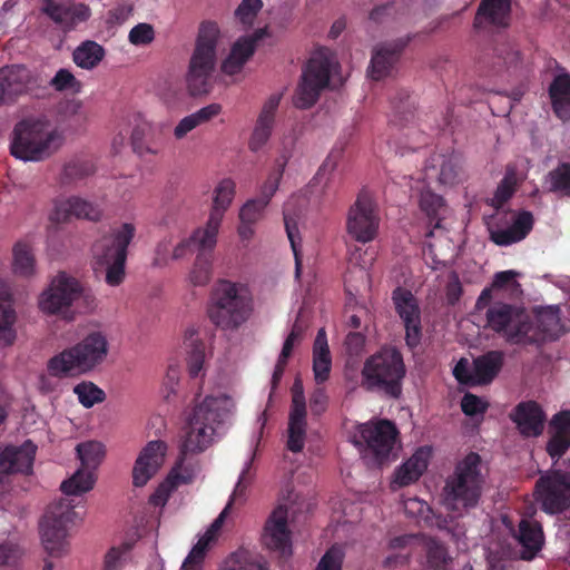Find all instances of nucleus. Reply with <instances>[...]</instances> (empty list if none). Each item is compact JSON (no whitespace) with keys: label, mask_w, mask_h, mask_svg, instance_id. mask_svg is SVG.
<instances>
[{"label":"nucleus","mask_w":570,"mask_h":570,"mask_svg":"<svg viewBox=\"0 0 570 570\" xmlns=\"http://www.w3.org/2000/svg\"><path fill=\"white\" fill-rule=\"evenodd\" d=\"M361 375L362 386L366 390H382L396 397L405 375L402 355L395 348H382L366 358Z\"/></svg>","instance_id":"nucleus-12"},{"label":"nucleus","mask_w":570,"mask_h":570,"mask_svg":"<svg viewBox=\"0 0 570 570\" xmlns=\"http://www.w3.org/2000/svg\"><path fill=\"white\" fill-rule=\"evenodd\" d=\"M213 275V259L207 254H197L187 274V281L194 286H205Z\"/></svg>","instance_id":"nucleus-53"},{"label":"nucleus","mask_w":570,"mask_h":570,"mask_svg":"<svg viewBox=\"0 0 570 570\" xmlns=\"http://www.w3.org/2000/svg\"><path fill=\"white\" fill-rule=\"evenodd\" d=\"M136 235L132 223H124L100 236L91 246V265L96 273H105L109 286H119L125 279L127 248Z\"/></svg>","instance_id":"nucleus-7"},{"label":"nucleus","mask_w":570,"mask_h":570,"mask_svg":"<svg viewBox=\"0 0 570 570\" xmlns=\"http://www.w3.org/2000/svg\"><path fill=\"white\" fill-rule=\"evenodd\" d=\"M78 402L86 409L102 403L106 399L105 392L90 381H82L73 386Z\"/></svg>","instance_id":"nucleus-55"},{"label":"nucleus","mask_w":570,"mask_h":570,"mask_svg":"<svg viewBox=\"0 0 570 570\" xmlns=\"http://www.w3.org/2000/svg\"><path fill=\"white\" fill-rule=\"evenodd\" d=\"M380 215L374 198L363 193L351 206L346 218L347 234L360 243H370L377 236Z\"/></svg>","instance_id":"nucleus-14"},{"label":"nucleus","mask_w":570,"mask_h":570,"mask_svg":"<svg viewBox=\"0 0 570 570\" xmlns=\"http://www.w3.org/2000/svg\"><path fill=\"white\" fill-rule=\"evenodd\" d=\"M16 314L11 304V288L0 281V347L11 345L16 338Z\"/></svg>","instance_id":"nucleus-35"},{"label":"nucleus","mask_w":570,"mask_h":570,"mask_svg":"<svg viewBox=\"0 0 570 570\" xmlns=\"http://www.w3.org/2000/svg\"><path fill=\"white\" fill-rule=\"evenodd\" d=\"M549 434L547 452L552 459H559L570 448V411H560L552 416L549 423Z\"/></svg>","instance_id":"nucleus-31"},{"label":"nucleus","mask_w":570,"mask_h":570,"mask_svg":"<svg viewBox=\"0 0 570 570\" xmlns=\"http://www.w3.org/2000/svg\"><path fill=\"white\" fill-rule=\"evenodd\" d=\"M488 325L509 342L523 343L529 340L531 324L527 313L508 304H494L487 313Z\"/></svg>","instance_id":"nucleus-15"},{"label":"nucleus","mask_w":570,"mask_h":570,"mask_svg":"<svg viewBox=\"0 0 570 570\" xmlns=\"http://www.w3.org/2000/svg\"><path fill=\"white\" fill-rule=\"evenodd\" d=\"M262 8V0H242L235 11L237 23L244 30L254 28Z\"/></svg>","instance_id":"nucleus-56"},{"label":"nucleus","mask_w":570,"mask_h":570,"mask_svg":"<svg viewBox=\"0 0 570 570\" xmlns=\"http://www.w3.org/2000/svg\"><path fill=\"white\" fill-rule=\"evenodd\" d=\"M502 355L490 352L470 363L461 358L453 368V375L460 383L480 385L491 382L500 371Z\"/></svg>","instance_id":"nucleus-19"},{"label":"nucleus","mask_w":570,"mask_h":570,"mask_svg":"<svg viewBox=\"0 0 570 570\" xmlns=\"http://www.w3.org/2000/svg\"><path fill=\"white\" fill-rule=\"evenodd\" d=\"M42 11L65 31L75 29L91 16L90 8L87 4L70 1L50 2L42 6Z\"/></svg>","instance_id":"nucleus-26"},{"label":"nucleus","mask_w":570,"mask_h":570,"mask_svg":"<svg viewBox=\"0 0 570 570\" xmlns=\"http://www.w3.org/2000/svg\"><path fill=\"white\" fill-rule=\"evenodd\" d=\"M533 226L529 212L497 214L488 222L490 239L499 246H509L525 238Z\"/></svg>","instance_id":"nucleus-17"},{"label":"nucleus","mask_w":570,"mask_h":570,"mask_svg":"<svg viewBox=\"0 0 570 570\" xmlns=\"http://www.w3.org/2000/svg\"><path fill=\"white\" fill-rule=\"evenodd\" d=\"M535 498L544 512L556 514L570 507V472L552 470L535 485Z\"/></svg>","instance_id":"nucleus-16"},{"label":"nucleus","mask_w":570,"mask_h":570,"mask_svg":"<svg viewBox=\"0 0 570 570\" xmlns=\"http://www.w3.org/2000/svg\"><path fill=\"white\" fill-rule=\"evenodd\" d=\"M288 156L283 154L278 156L268 171L265 181L262 184L259 189V196L271 202L275 193L277 191L281 180L283 178L285 168L288 163Z\"/></svg>","instance_id":"nucleus-51"},{"label":"nucleus","mask_w":570,"mask_h":570,"mask_svg":"<svg viewBox=\"0 0 570 570\" xmlns=\"http://www.w3.org/2000/svg\"><path fill=\"white\" fill-rule=\"evenodd\" d=\"M235 194L236 183L232 178L219 180L212 194V206L208 216L223 220L233 204Z\"/></svg>","instance_id":"nucleus-40"},{"label":"nucleus","mask_w":570,"mask_h":570,"mask_svg":"<svg viewBox=\"0 0 570 570\" xmlns=\"http://www.w3.org/2000/svg\"><path fill=\"white\" fill-rule=\"evenodd\" d=\"M288 513L287 504L277 505L267 519L262 537L264 546L283 558L292 554V538L287 527Z\"/></svg>","instance_id":"nucleus-21"},{"label":"nucleus","mask_w":570,"mask_h":570,"mask_svg":"<svg viewBox=\"0 0 570 570\" xmlns=\"http://www.w3.org/2000/svg\"><path fill=\"white\" fill-rule=\"evenodd\" d=\"M517 174L513 168H508L502 181L497 188V191L491 199V204L495 207H501L514 193L517 186Z\"/></svg>","instance_id":"nucleus-61"},{"label":"nucleus","mask_w":570,"mask_h":570,"mask_svg":"<svg viewBox=\"0 0 570 570\" xmlns=\"http://www.w3.org/2000/svg\"><path fill=\"white\" fill-rule=\"evenodd\" d=\"M51 86L58 91L78 94L81 90V82L67 69H60L51 79Z\"/></svg>","instance_id":"nucleus-63"},{"label":"nucleus","mask_w":570,"mask_h":570,"mask_svg":"<svg viewBox=\"0 0 570 570\" xmlns=\"http://www.w3.org/2000/svg\"><path fill=\"white\" fill-rule=\"evenodd\" d=\"M273 129V122L257 118L248 140L249 150L253 153L263 150L272 137Z\"/></svg>","instance_id":"nucleus-58"},{"label":"nucleus","mask_w":570,"mask_h":570,"mask_svg":"<svg viewBox=\"0 0 570 570\" xmlns=\"http://www.w3.org/2000/svg\"><path fill=\"white\" fill-rule=\"evenodd\" d=\"M344 557V548L340 544H334L321 558L315 570H342Z\"/></svg>","instance_id":"nucleus-64"},{"label":"nucleus","mask_w":570,"mask_h":570,"mask_svg":"<svg viewBox=\"0 0 570 570\" xmlns=\"http://www.w3.org/2000/svg\"><path fill=\"white\" fill-rule=\"evenodd\" d=\"M537 324L542 333V340H556L564 332L560 317V308L556 305L539 309Z\"/></svg>","instance_id":"nucleus-45"},{"label":"nucleus","mask_w":570,"mask_h":570,"mask_svg":"<svg viewBox=\"0 0 570 570\" xmlns=\"http://www.w3.org/2000/svg\"><path fill=\"white\" fill-rule=\"evenodd\" d=\"M167 445L163 441H150L138 454L132 468V484L145 487L165 462Z\"/></svg>","instance_id":"nucleus-24"},{"label":"nucleus","mask_w":570,"mask_h":570,"mask_svg":"<svg viewBox=\"0 0 570 570\" xmlns=\"http://www.w3.org/2000/svg\"><path fill=\"white\" fill-rule=\"evenodd\" d=\"M183 344L187 352L186 364L190 377H198L205 371V344L200 338L199 327L187 326L183 335Z\"/></svg>","instance_id":"nucleus-32"},{"label":"nucleus","mask_w":570,"mask_h":570,"mask_svg":"<svg viewBox=\"0 0 570 570\" xmlns=\"http://www.w3.org/2000/svg\"><path fill=\"white\" fill-rule=\"evenodd\" d=\"M131 549L132 544L127 541L112 546L105 554L102 570H125L131 561Z\"/></svg>","instance_id":"nucleus-54"},{"label":"nucleus","mask_w":570,"mask_h":570,"mask_svg":"<svg viewBox=\"0 0 570 570\" xmlns=\"http://www.w3.org/2000/svg\"><path fill=\"white\" fill-rule=\"evenodd\" d=\"M253 312V295L247 284L227 278L216 281L207 308L209 320L218 327L234 330Z\"/></svg>","instance_id":"nucleus-5"},{"label":"nucleus","mask_w":570,"mask_h":570,"mask_svg":"<svg viewBox=\"0 0 570 570\" xmlns=\"http://www.w3.org/2000/svg\"><path fill=\"white\" fill-rule=\"evenodd\" d=\"M306 425V413L289 412L286 442L289 451L298 453L304 449Z\"/></svg>","instance_id":"nucleus-47"},{"label":"nucleus","mask_w":570,"mask_h":570,"mask_svg":"<svg viewBox=\"0 0 570 570\" xmlns=\"http://www.w3.org/2000/svg\"><path fill=\"white\" fill-rule=\"evenodd\" d=\"M181 376L180 364L176 360H170L167 364L166 372L161 382L160 393L164 399L170 400L179 389Z\"/></svg>","instance_id":"nucleus-57"},{"label":"nucleus","mask_w":570,"mask_h":570,"mask_svg":"<svg viewBox=\"0 0 570 570\" xmlns=\"http://www.w3.org/2000/svg\"><path fill=\"white\" fill-rule=\"evenodd\" d=\"M222 106L219 104H210L184 117L174 128L175 138L178 140L185 138L187 134L193 131L198 126L208 122L218 116Z\"/></svg>","instance_id":"nucleus-42"},{"label":"nucleus","mask_w":570,"mask_h":570,"mask_svg":"<svg viewBox=\"0 0 570 570\" xmlns=\"http://www.w3.org/2000/svg\"><path fill=\"white\" fill-rule=\"evenodd\" d=\"M332 356L327 343V336L324 328L317 332L313 345V374L316 384L325 383L331 373Z\"/></svg>","instance_id":"nucleus-36"},{"label":"nucleus","mask_w":570,"mask_h":570,"mask_svg":"<svg viewBox=\"0 0 570 570\" xmlns=\"http://www.w3.org/2000/svg\"><path fill=\"white\" fill-rule=\"evenodd\" d=\"M102 216L101 207L80 196H59L52 200L49 220L55 224L68 223L72 218L97 222Z\"/></svg>","instance_id":"nucleus-20"},{"label":"nucleus","mask_w":570,"mask_h":570,"mask_svg":"<svg viewBox=\"0 0 570 570\" xmlns=\"http://www.w3.org/2000/svg\"><path fill=\"white\" fill-rule=\"evenodd\" d=\"M236 410L233 395L227 393H210L196 395L187 417L188 430L181 443V451L200 453L215 443L222 434L227 419Z\"/></svg>","instance_id":"nucleus-1"},{"label":"nucleus","mask_w":570,"mask_h":570,"mask_svg":"<svg viewBox=\"0 0 570 570\" xmlns=\"http://www.w3.org/2000/svg\"><path fill=\"white\" fill-rule=\"evenodd\" d=\"M407 41L400 40L394 45L384 43L375 47L367 70L368 77L373 80H381L387 77L397 59L400 50Z\"/></svg>","instance_id":"nucleus-33"},{"label":"nucleus","mask_w":570,"mask_h":570,"mask_svg":"<svg viewBox=\"0 0 570 570\" xmlns=\"http://www.w3.org/2000/svg\"><path fill=\"white\" fill-rule=\"evenodd\" d=\"M267 423L266 412H263L258 415L256 420V432L253 434L250 439V445L254 448L249 459L245 462L242 473L238 478V482L234 489V492L230 495V499L224 510L219 513V515L213 521L209 528L202 534L197 541V543L193 547L186 559L184 560L181 568L190 569V570H200L205 556L210 548L212 543L216 541L218 538L223 524L225 522L226 517L228 515L230 507L237 502H243L245 500V490L248 484L247 473L250 469L252 461L255 455V451L261 442L264 428Z\"/></svg>","instance_id":"nucleus-8"},{"label":"nucleus","mask_w":570,"mask_h":570,"mask_svg":"<svg viewBox=\"0 0 570 570\" xmlns=\"http://www.w3.org/2000/svg\"><path fill=\"white\" fill-rule=\"evenodd\" d=\"M109 343L99 331L91 332L72 346L49 358L47 372L51 377L68 379L87 374L107 357Z\"/></svg>","instance_id":"nucleus-6"},{"label":"nucleus","mask_w":570,"mask_h":570,"mask_svg":"<svg viewBox=\"0 0 570 570\" xmlns=\"http://www.w3.org/2000/svg\"><path fill=\"white\" fill-rule=\"evenodd\" d=\"M547 183L551 190L570 195V165L561 164L554 170L550 171Z\"/></svg>","instance_id":"nucleus-60"},{"label":"nucleus","mask_w":570,"mask_h":570,"mask_svg":"<svg viewBox=\"0 0 570 570\" xmlns=\"http://www.w3.org/2000/svg\"><path fill=\"white\" fill-rule=\"evenodd\" d=\"M96 483V475L92 471L79 468L69 479L65 480L60 488L67 495H81L90 491Z\"/></svg>","instance_id":"nucleus-50"},{"label":"nucleus","mask_w":570,"mask_h":570,"mask_svg":"<svg viewBox=\"0 0 570 570\" xmlns=\"http://www.w3.org/2000/svg\"><path fill=\"white\" fill-rule=\"evenodd\" d=\"M484 487L481 456L470 452L459 460L446 480L442 503L458 515L478 505Z\"/></svg>","instance_id":"nucleus-3"},{"label":"nucleus","mask_w":570,"mask_h":570,"mask_svg":"<svg viewBox=\"0 0 570 570\" xmlns=\"http://www.w3.org/2000/svg\"><path fill=\"white\" fill-rule=\"evenodd\" d=\"M440 167L438 173V181L446 187H453L461 184L466 178L462 159L459 155H442L434 159Z\"/></svg>","instance_id":"nucleus-39"},{"label":"nucleus","mask_w":570,"mask_h":570,"mask_svg":"<svg viewBox=\"0 0 570 570\" xmlns=\"http://www.w3.org/2000/svg\"><path fill=\"white\" fill-rule=\"evenodd\" d=\"M309 200L304 196L293 195L284 205V223L289 239L294 257H295V275L296 277L301 274L302 261H301V237L297 229L298 217L306 208Z\"/></svg>","instance_id":"nucleus-28"},{"label":"nucleus","mask_w":570,"mask_h":570,"mask_svg":"<svg viewBox=\"0 0 570 570\" xmlns=\"http://www.w3.org/2000/svg\"><path fill=\"white\" fill-rule=\"evenodd\" d=\"M39 309L48 315H61L72 321L78 314H90L97 306L96 296L80 282L66 274H57L38 298Z\"/></svg>","instance_id":"nucleus-4"},{"label":"nucleus","mask_w":570,"mask_h":570,"mask_svg":"<svg viewBox=\"0 0 570 570\" xmlns=\"http://www.w3.org/2000/svg\"><path fill=\"white\" fill-rule=\"evenodd\" d=\"M397 430L387 420L371 421L357 424L350 432L351 442L360 450L371 451L377 459L390 455L395 446Z\"/></svg>","instance_id":"nucleus-13"},{"label":"nucleus","mask_w":570,"mask_h":570,"mask_svg":"<svg viewBox=\"0 0 570 570\" xmlns=\"http://www.w3.org/2000/svg\"><path fill=\"white\" fill-rule=\"evenodd\" d=\"M80 468L92 471L100 465L105 458V445L99 441H86L76 448Z\"/></svg>","instance_id":"nucleus-48"},{"label":"nucleus","mask_w":570,"mask_h":570,"mask_svg":"<svg viewBox=\"0 0 570 570\" xmlns=\"http://www.w3.org/2000/svg\"><path fill=\"white\" fill-rule=\"evenodd\" d=\"M518 431L525 438H537L544 429L546 414L541 406L533 402H521L510 414Z\"/></svg>","instance_id":"nucleus-27"},{"label":"nucleus","mask_w":570,"mask_h":570,"mask_svg":"<svg viewBox=\"0 0 570 570\" xmlns=\"http://www.w3.org/2000/svg\"><path fill=\"white\" fill-rule=\"evenodd\" d=\"M105 57V49L96 41L87 40L79 45L73 51L75 63L90 70L95 68Z\"/></svg>","instance_id":"nucleus-49"},{"label":"nucleus","mask_w":570,"mask_h":570,"mask_svg":"<svg viewBox=\"0 0 570 570\" xmlns=\"http://www.w3.org/2000/svg\"><path fill=\"white\" fill-rule=\"evenodd\" d=\"M36 453L37 445L30 440L0 446V490L11 475L32 472Z\"/></svg>","instance_id":"nucleus-18"},{"label":"nucleus","mask_w":570,"mask_h":570,"mask_svg":"<svg viewBox=\"0 0 570 570\" xmlns=\"http://www.w3.org/2000/svg\"><path fill=\"white\" fill-rule=\"evenodd\" d=\"M219 39L220 31L217 23L205 21L200 24L186 73L187 88L194 96L208 90V81L216 66Z\"/></svg>","instance_id":"nucleus-11"},{"label":"nucleus","mask_w":570,"mask_h":570,"mask_svg":"<svg viewBox=\"0 0 570 570\" xmlns=\"http://www.w3.org/2000/svg\"><path fill=\"white\" fill-rule=\"evenodd\" d=\"M266 36V27L254 28L250 33L239 37L230 48L228 56L223 60L220 70L226 76L239 75L245 63L253 56L257 41Z\"/></svg>","instance_id":"nucleus-22"},{"label":"nucleus","mask_w":570,"mask_h":570,"mask_svg":"<svg viewBox=\"0 0 570 570\" xmlns=\"http://www.w3.org/2000/svg\"><path fill=\"white\" fill-rule=\"evenodd\" d=\"M337 69L338 62L330 49H316L303 70L302 80L294 96V105L301 109L309 108L327 86L342 85L343 79L337 76Z\"/></svg>","instance_id":"nucleus-9"},{"label":"nucleus","mask_w":570,"mask_h":570,"mask_svg":"<svg viewBox=\"0 0 570 570\" xmlns=\"http://www.w3.org/2000/svg\"><path fill=\"white\" fill-rule=\"evenodd\" d=\"M63 144V131L43 115L22 117L14 124L9 138L11 156L23 163L45 161Z\"/></svg>","instance_id":"nucleus-2"},{"label":"nucleus","mask_w":570,"mask_h":570,"mask_svg":"<svg viewBox=\"0 0 570 570\" xmlns=\"http://www.w3.org/2000/svg\"><path fill=\"white\" fill-rule=\"evenodd\" d=\"M395 309L405 326V340L409 346L414 347L421 337V317L416 298L404 288L397 287L393 292Z\"/></svg>","instance_id":"nucleus-23"},{"label":"nucleus","mask_w":570,"mask_h":570,"mask_svg":"<svg viewBox=\"0 0 570 570\" xmlns=\"http://www.w3.org/2000/svg\"><path fill=\"white\" fill-rule=\"evenodd\" d=\"M223 220L208 216L204 226L197 227L190 236V247L196 246L198 254L213 252L217 245V237Z\"/></svg>","instance_id":"nucleus-41"},{"label":"nucleus","mask_w":570,"mask_h":570,"mask_svg":"<svg viewBox=\"0 0 570 570\" xmlns=\"http://www.w3.org/2000/svg\"><path fill=\"white\" fill-rule=\"evenodd\" d=\"M190 239L181 234L169 233L155 246L153 265L167 266L173 261L186 257L190 253Z\"/></svg>","instance_id":"nucleus-29"},{"label":"nucleus","mask_w":570,"mask_h":570,"mask_svg":"<svg viewBox=\"0 0 570 570\" xmlns=\"http://www.w3.org/2000/svg\"><path fill=\"white\" fill-rule=\"evenodd\" d=\"M336 159L328 157L320 167L315 177L308 185L309 193L314 196V202H320L324 195L332 188L333 173L336 169Z\"/></svg>","instance_id":"nucleus-46"},{"label":"nucleus","mask_w":570,"mask_h":570,"mask_svg":"<svg viewBox=\"0 0 570 570\" xmlns=\"http://www.w3.org/2000/svg\"><path fill=\"white\" fill-rule=\"evenodd\" d=\"M269 202L263 197L247 200L239 209V222L256 224L264 215Z\"/></svg>","instance_id":"nucleus-59"},{"label":"nucleus","mask_w":570,"mask_h":570,"mask_svg":"<svg viewBox=\"0 0 570 570\" xmlns=\"http://www.w3.org/2000/svg\"><path fill=\"white\" fill-rule=\"evenodd\" d=\"M304 325L299 322H296L288 336L286 337L282 352L278 356L277 364L275 366L274 373H273V384H277V382L281 380L285 365L287 363L288 357L292 354V351L296 344H298L302 340L303 333H304Z\"/></svg>","instance_id":"nucleus-52"},{"label":"nucleus","mask_w":570,"mask_h":570,"mask_svg":"<svg viewBox=\"0 0 570 570\" xmlns=\"http://www.w3.org/2000/svg\"><path fill=\"white\" fill-rule=\"evenodd\" d=\"M432 452V446L429 445L416 449L405 462L395 469L391 488L396 490L415 483L426 471Z\"/></svg>","instance_id":"nucleus-25"},{"label":"nucleus","mask_w":570,"mask_h":570,"mask_svg":"<svg viewBox=\"0 0 570 570\" xmlns=\"http://www.w3.org/2000/svg\"><path fill=\"white\" fill-rule=\"evenodd\" d=\"M511 20V0H481L474 19L475 28H505Z\"/></svg>","instance_id":"nucleus-30"},{"label":"nucleus","mask_w":570,"mask_h":570,"mask_svg":"<svg viewBox=\"0 0 570 570\" xmlns=\"http://www.w3.org/2000/svg\"><path fill=\"white\" fill-rule=\"evenodd\" d=\"M515 538L522 547L521 558L524 560H532L542 549L544 542L540 523L531 519L520 521Z\"/></svg>","instance_id":"nucleus-34"},{"label":"nucleus","mask_w":570,"mask_h":570,"mask_svg":"<svg viewBox=\"0 0 570 570\" xmlns=\"http://www.w3.org/2000/svg\"><path fill=\"white\" fill-rule=\"evenodd\" d=\"M426 558L428 560L425 570H444L449 561V557L444 547L434 540H431L428 543Z\"/></svg>","instance_id":"nucleus-62"},{"label":"nucleus","mask_w":570,"mask_h":570,"mask_svg":"<svg viewBox=\"0 0 570 570\" xmlns=\"http://www.w3.org/2000/svg\"><path fill=\"white\" fill-rule=\"evenodd\" d=\"M0 78L7 89V95L13 100L16 97L26 92L30 82V71L22 66H11L2 68Z\"/></svg>","instance_id":"nucleus-44"},{"label":"nucleus","mask_w":570,"mask_h":570,"mask_svg":"<svg viewBox=\"0 0 570 570\" xmlns=\"http://www.w3.org/2000/svg\"><path fill=\"white\" fill-rule=\"evenodd\" d=\"M77 505L73 499L61 498L48 507L40 522V535L49 556L60 558L69 552V528L83 518L76 511Z\"/></svg>","instance_id":"nucleus-10"},{"label":"nucleus","mask_w":570,"mask_h":570,"mask_svg":"<svg viewBox=\"0 0 570 570\" xmlns=\"http://www.w3.org/2000/svg\"><path fill=\"white\" fill-rule=\"evenodd\" d=\"M552 107L560 119L570 118V75H558L549 88Z\"/></svg>","instance_id":"nucleus-38"},{"label":"nucleus","mask_w":570,"mask_h":570,"mask_svg":"<svg viewBox=\"0 0 570 570\" xmlns=\"http://www.w3.org/2000/svg\"><path fill=\"white\" fill-rule=\"evenodd\" d=\"M12 272L14 275L30 278L37 273L33 244L30 239H19L12 248Z\"/></svg>","instance_id":"nucleus-37"},{"label":"nucleus","mask_w":570,"mask_h":570,"mask_svg":"<svg viewBox=\"0 0 570 570\" xmlns=\"http://www.w3.org/2000/svg\"><path fill=\"white\" fill-rule=\"evenodd\" d=\"M403 508L406 515L414 518L419 523H424L428 527H435L438 529H448L446 519L435 515L430 505L419 498L404 500Z\"/></svg>","instance_id":"nucleus-43"}]
</instances>
